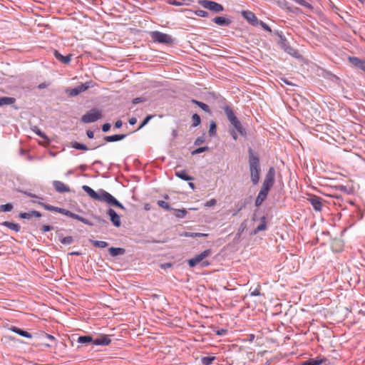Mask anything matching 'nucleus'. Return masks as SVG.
Instances as JSON below:
<instances>
[{"mask_svg":"<svg viewBox=\"0 0 365 365\" xmlns=\"http://www.w3.org/2000/svg\"><path fill=\"white\" fill-rule=\"evenodd\" d=\"M82 189L87 193V195L93 200L106 202L108 204L113 206H117L120 209L124 210V206L119 202L113 195L108 192L100 190L98 192H96L91 187L88 185H83Z\"/></svg>","mask_w":365,"mask_h":365,"instance_id":"1","label":"nucleus"},{"mask_svg":"<svg viewBox=\"0 0 365 365\" xmlns=\"http://www.w3.org/2000/svg\"><path fill=\"white\" fill-rule=\"evenodd\" d=\"M249 166L251 181L254 185H257L259 181V160L257 156L253 154L251 149H250Z\"/></svg>","mask_w":365,"mask_h":365,"instance_id":"2","label":"nucleus"},{"mask_svg":"<svg viewBox=\"0 0 365 365\" xmlns=\"http://www.w3.org/2000/svg\"><path fill=\"white\" fill-rule=\"evenodd\" d=\"M224 110H225V115H226L227 119L229 120L230 123L232 125V126L237 130V132L240 135H245L246 132H245V129L243 128L242 124L237 119V118L235 115L232 110L230 107L226 106L224 108Z\"/></svg>","mask_w":365,"mask_h":365,"instance_id":"3","label":"nucleus"},{"mask_svg":"<svg viewBox=\"0 0 365 365\" xmlns=\"http://www.w3.org/2000/svg\"><path fill=\"white\" fill-rule=\"evenodd\" d=\"M211 254V251L210 250H205L202 252L200 254L196 255L195 257L190 259L187 261V263L190 267H193L202 262V267H206L209 265V262L207 261H203V259L207 257H209Z\"/></svg>","mask_w":365,"mask_h":365,"instance_id":"4","label":"nucleus"},{"mask_svg":"<svg viewBox=\"0 0 365 365\" xmlns=\"http://www.w3.org/2000/svg\"><path fill=\"white\" fill-rule=\"evenodd\" d=\"M102 118V113L100 110L91 109L81 118V121L85 123H89L95 122Z\"/></svg>","mask_w":365,"mask_h":365,"instance_id":"5","label":"nucleus"},{"mask_svg":"<svg viewBox=\"0 0 365 365\" xmlns=\"http://www.w3.org/2000/svg\"><path fill=\"white\" fill-rule=\"evenodd\" d=\"M150 34L154 41L159 43H170L173 41L170 36L159 31H152Z\"/></svg>","mask_w":365,"mask_h":365,"instance_id":"6","label":"nucleus"},{"mask_svg":"<svg viewBox=\"0 0 365 365\" xmlns=\"http://www.w3.org/2000/svg\"><path fill=\"white\" fill-rule=\"evenodd\" d=\"M275 170L274 168H269L262 183V187L270 190L274 182Z\"/></svg>","mask_w":365,"mask_h":365,"instance_id":"7","label":"nucleus"},{"mask_svg":"<svg viewBox=\"0 0 365 365\" xmlns=\"http://www.w3.org/2000/svg\"><path fill=\"white\" fill-rule=\"evenodd\" d=\"M200 4L205 9H207L212 11L220 12L223 10V6L221 4L215 1L202 0L200 2Z\"/></svg>","mask_w":365,"mask_h":365,"instance_id":"8","label":"nucleus"},{"mask_svg":"<svg viewBox=\"0 0 365 365\" xmlns=\"http://www.w3.org/2000/svg\"><path fill=\"white\" fill-rule=\"evenodd\" d=\"M277 34L281 38V41L279 42L281 48L289 55L294 57H298V52L287 44L286 40L283 38L282 33H277Z\"/></svg>","mask_w":365,"mask_h":365,"instance_id":"9","label":"nucleus"},{"mask_svg":"<svg viewBox=\"0 0 365 365\" xmlns=\"http://www.w3.org/2000/svg\"><path fill=\"white\" fill-rule=\"evenodd\" d=\"M90 87L88 83H86L83 84H81L74 88L68 89L66 91V93L70 96H76L78 95L79 93L86 91L88 88Z\"/></svg>","mask_w":365,"mask_h":365,"instance_id":"10","label":"nucleus"},{"mask_svg":"<svg viewBox=\"0 0 365 365\" xmlns=\"http://www.w3.org/2000/svg\"><path fill=\"white\" fill-rule=\"evenodd\" d=\"M108 215L110 216V221L117 227H119L121 225L120 217L118 215L113 209H109Z\"/></svg>","mask_w":365,"mask_h":365,"instance_id":"11","label":"nucleus"},{"mask_svg":"<svg viewBox=\"0 0 365 365\" xmlns=\"http://www.w3.org/2000/svg\"><path fill=\"white\" fill-rule=\"evenodd\" d=\"M269 191V190L262 187L255 200L256 206H259L263 202V201L266 199Z\"/></svg>","mask_w":365,"mask_h":365,"instance_id":"12","label":"nucleus"},{"mask_svg":"<svg viewBox=\"0 0 365 365\" xmlns=\"http://www.w3.org/2000/svg\"><path fill=\"white\" fill-rule=\"evenodd\" d=\"M53 185L54 188L56 189V190L58 192H61V193L68 192L70 191L69 187L61 181H58V180L53 181Z\"/></svg>","mask_w":365,"mask_h":365,"instance_id":"13","label":"nucleus"},{"mask_svg":"<svg viewBox=\"0 0 365 365\" xmlns=\"http://www.w3.org/2000/svg\"><path fill=\"white\" fill-rule=\"evenodd\" d=\"M309 200L316 211H320L322 210V202L320 197L312 196L309 199Z\"/></svg>","mask_w":365,"mask_h":365,"instance_id":"14","label":"nucleus"},{"mask_svg":"<svg viewBox=\"0 0 365 365\" xmlns=\"http://www.w3.org/2000/svg\"><path fill=\"white\" fill-rule=\"evenodd\" d=\"M349 61L352 65L365 72V61H362L356 57H349Z\"/></svg>","mask_w":365,"mask_h":365,"instance_id":"15","label":"nucleus"},{"mask_svg":"<svg viewBox=\"0 0 365 365\" xmlns=\"http://www.w3.org/2000/svg\"><path fill=\"white\" fill-rule=\"evenodd\" d=\"M110 343V339L107 335L100 336L93 340L95 345H108Z\"/></svg>","mask_w":365,"mask_h":365,"instance_id":"16","label":"nucleus"},{"mask_svg":"<svg viewBox=\"0 0 365 365\" xmlns=\"http://www.w3.org/2000/svg\"><path fill=\"white\" fill-rule=\"evenodd\" d=\"M242 16L245 18V19L250 23H257V17L255 14L250 11H242L241 12Z\"/></svg>","mask_w":365,"mask_h":365,"instance_id":"17","label":"nucleus"},{"mask_svg":"<svg viewBox=\"0 0 365 365\" xmlns=\"http://www.w3.org/2000/svg\"><path fill=\"white\" fill-rule=\"evenodd\" d=\"M108 252L112 257H115L118 255H123L125 253V250L120 247H110L109 248Z\"/></svg>","mask_w":365,"mask_h":365,"instance_id":"18","label":"nucleus"},{"mask_svg":"<svg viewBox=\"0 0 365 365\" xmlns=\"http://www.w3.org/2000/svg\"><path fill=\"white\" fill-rule=\"evenodd\" d=\"M54 54L56 58L63 63H68L71 61V55L64 56L61 55L60 53H58L57 51H55Z\"/></svg>","mask_w":365,"mask_h":365,"instance_id":"19","label":"nucleus"},{"mask_svg":"<svg viewBox=\"0 0 365 365\" xmlns=\"http://www.w3.org/2000/svg\"><path fill=\"white\" fill-rule=\"evenodd\" d=\"M16 101V99L12 97H0V107L3 106L4 105H11L14 103Z\"/></svg>","mask_w":365,"mask_h":365,"instance_id":"20","label":"nucleus"},{"mask_svg":"<svg viewBox=\"0 0 365 365\" xmlns=\"http://www.w3.org/2000/svg\"><path fill=\"white\" fill-rule=\"evenodd\" d=\"M175 175L183 180H186V181H189V180H192L193 178L191 177V176H189L187 174V172L185 170H179V171H176L175 172Z\"/></svg>","mask_w":365,"mask_h":365,"instance_id":"21","label":"nucleus"},{"mask_svg":"<svg viewBox=\"0 0 365 365\" xmlns=\"http://www.w3.org/2000/svg\"><path fill=\"white\" fill-rule=\"evenodd\" d=\"M11 330L14 332L19 334L21 336H24V337H26V338H28V339H31L32 337V335L30 333H29L28 331H24V330H22V329H21L19 328L13 327L11 329Z\"/></svg>","mask_w":365,"mask_h":365,"instance_id":"22","label":"nucleus"},{"mask_svg":"<svg viewBox=\"0 0 365 365\" xmlns=\"http://www.w3.org/2000/svg\"><path fill=\"white\" fill-rule=\"evenodd\" d=\"M125 135H109L105 137V140L107 142H115L124 139L125 138Z\"/></svg>","mask_w":365,"mask_h":365,"instance_id":"23","label":"nucleus"},{"mask_svg":"<svg viewBox=\"0 0 365 365\" xmlns=\"http://www.w3.org/2000/svg\"><path fill=\"white\" fill-rule=\"evenodd\" d=\"M266 229H267V225H266L265 217H262L261 219V223L253 231V234L255 235L260 231L265 230Z\"/></svg>","mask_w":365,"mask_h":365,"instance_id":"24","label":"nucleus"},{"mask_svg":"<svg viewBox=\"0 0 365 365\" xmlns=\"http://www.w3.org/2000/svg\"><path fill=\"white\" fill-rule=\"evenodd\" d=\"M2 225L10 230H14L15 232H19L20 230V226L18 224L11 222H4Z\"/></svg>","mask_w":365,"mask_h":365,"instance_id":"25","label":"nucleus"},{"mask_svg":"<svg viewBox=\"0 0 365 365\" xmlns=\"http://www.w3.org/2000/svg\"><path fill=\"white\" fill-rule=\"evenodd\" d=\"M322 362L323 359H310L307 361H303L301 365H320Z\"/></svg>","mask_w":365,"mask_h":365,"instance_id":"26","label":"nucleus"},{"mask_svg":"<svg viewBox=\"0 0 365 365\" xmlns=\"http://www.w3.org/2000/svg\"><path fill=\"white\" fill-rule=\"evenodd\" d=\"M78 342L81 344L93 343V339L91 336H81L78 338Z\"/></svg>","mask_w":365,"mask_h":365,"instance_id":"27","label":"nucleus"},{"mask_svg":"<svg viewBox=\"0 0 365 365\" xmlns=\"http://www.w3.org/2000/svg\"><path fill=\"white\" fill-rule=\"evenodd\" d=\"M192 102L193 103L197 105L204 111H205L207 113H210V112L209 106L207 104H205V103H204L202 102L196 101V100H192Z\"/></svg>","mask_w":365,"mask_h":365,"instance_id":"28","label":"nucleus"},{"mask_svg":"<svg viewBox=\"0 0 365 365\" xmlns=\"http://www.w3.org/2000/svg\"><path fill=\"white\" fill-rule=\"evenodd\" d=\"M183 236L187 237H207V234L200 233V232H185L183 234Z\"/></svg>","mask_w":365,"mask_h":365,"instance_id":"29","label":"nucleus"},{"mask_svg":"<svg viewBox=\"0 0 365 365\" xmlns=\"http://www.w3.org/2000/svg\"><path fill=\"white\" fill-rule=\"evenodd\" d=\"M90 242L97 247L105 248L108 246V243L105 241H98V240H90Z\"/></svg>","mask_w":365,"mask_h":365,"instance_id":"30","label":"nucleus"},{"mask_svg":"<svg viewBox=\"0 0 365 365\" xmlns=\"http://www.w3.org/2000/svg\"><path fill=\"white\" fill-rule=\"evenodd\" d=\"M58 212L74 219H76L77 215L76 214L63 208L59 209Z\"/></svg>","mask_w":365,"mask_h":365,"instance_id":"31","label":"nucleus"},{"mask_svg":"<svg viewBox=\"0 0 365 365\" xmlns=\"http://www.w3.org/2000/svg\"><path fill=\"white\" fill-rule=\"evenodd\" d=\"M192 126L196 127L201 123L200 117L198 114H193L192 116Z\"/></svg>","mask_w":365,"mask_h":365,"instance_id":"32","label":"nucleus"},{"mask_svg":"<svg viewBox=\"0 0 365 365\" xmlns=\"http://www.w3.org/2000/svg\"><path fill=\"white\" fill-rule=\"evenodd\" d=\"M71 146H72V148L77 149V150H88V148H87L86 145L79 143L78 142H73L72 143Z\"/></svg>","mask_w":365,"mask_h":365,"instance_id":"33","label":"nucleus"},{"mask_svg":"<svg viewBox=\"0 0 365 365\" xmlns=\"http://www.w3.org/2000/svg\"><path fill=\"white\" fill-rule=\"evenodd\" d=\"M187 212L185 209L175 210L174 215L176 217L183 218L187 215Z\"/></svg>","mask_w":365,"mask_h":365,"instance_id":"34","label":"nucleus"},{"mask_svg":"<svg viewBox=\"0 0 365 365\" xmlns=\"http://www.w3.org/2000/svg\"><path fill=\"white\" fill-rule=\"evenodd\" d=\"M215 359L214 356H205L202 359V362L204 365H210Z\"/></svg>","mask_w":365,"mask_h":365,"instance_id":"35","label":"nucleus"},{"mask_svg":"<svg viewBox=\"0 0 365 365\" xmlns=\"http://www.w3.org/2000/svg\"><path fill=\"white\" fill-rule=\"evenodd\" d=\"M1 210L3 212H9L13 209V205L11 203L2 205L0 207Z\"/></svg>","mask_w":365,"mask_h":365,"instance_id":"36","label":"nucleus"},{"mask_svg":"<svg viewBox=\"0 0 365 365\" xmlns=\"http://www.w3.org/2000/svg\"><path fill=\"white\" fill-rule=\"evenodd\" d=\"M216 133V124L214 121H212L210 124L209 134L210 135H215Z\"/></svg>","mask_w":365,"mask_h":365,"instance_id":"37","label":"nucleus"},{"mask_svg":"<svg viewBox=\"0 0 365 365\" xmlns=\"http://www.w3.org/2000/svg\"><path fill=\"white\" fill-rule=\"evenodd\" d=\"M41 205L47 210H50V211H56V212H58V210H59V207H54V206H52V205H46V204H43V203H41Z\"/></svg>","mask_w":365,"mask_h":365,"instance_id":"38","label":"nucleus"},{"mask_svg":"<svg viewBox=\"0 0 365 365\" xmlns=\"http://www.w3.org/2000/svg\"><path fill=\"white\" fill-rule=\"evenodd\" d=\"M158 205L160 207H162V208H163V209H165V210H170V207L169 204H168L167 202H165V201H163V200H158Z\"/></svg>","mask_w":365,"mask_h":365,"instance_id":"39","label":"nucleus"},{"mask_svg":"<svg viewBox=\"0 0 365 365\" xmlns=\"http://www.w3.org/2000/svg\"><path fill=\"white\" fill-rule=\"evenodd\" d=\"M73 241L72 237H64L61 240V242L63 245H71Z\"/></svg>","mask_w":365,"mask_h":365,"instance_id":"40","label":"nucleus"},{"mask_svg":"<svg viewBox=\"0 0 365 365\" xmlns=\"http://www.w3.org/2000/svg\"><path fill=\"white\" fill-rule=\"evenodd\" d=\"M76 220H78L82 222H83L84 224L86 225H91L92 226L93 225V223L91 222L89 220H88L87 219L77 215L76 217Z\"/></svg>","mask_w":365,"mask_h":365,"instance_id":"41","label":"nucleus"},{"mask_svg":"<svg viewBox=\"0 0 365 365\" xmlns=\"http://www.w3.org/2000/svg\"><path fill=\"white\" fill-rule=\"evenodd\" d=\"M207 150H208V147H207V146L200 147V148H198L195 149V150H193L192 152V155L199 154V153H203Z\"/></svg>","mask_w":365,"mask_h":365,"instance_id":"42","label":"nucleus"},{"mask_svg":"<svg viewBox=\"0 0 365 365\" xmlns=\"http://www.w3.org/2000/svg\"><path fill=\"white\" fill-rule=\"evenodd\" d=\"M34 131L40 137L44 138L45 140H46L47 141H48V138L46 136V135L42 133L41 131V130H39L38 128H37L36 127H35V128L34 129Z\"/></svg>","mask_w":365,"mask_h":365,"instance_id":"43","label":"nucleus"},{"mask_svg":"<svg viewBox=\"0 0 365 365\" xmlns=\"http://www.w3.org/2000/svg\"><path fill=\"white\" fill-rule=\"evenodd\" d=\"M153 118V115H148L144 120L142 122L141 125H140L139 128L138 129H140L142 128L143 126H145L150 119H152Z\"/></svg>","mask_w":365,"mask_h":365,"instance_id":"44","label":"nucleus"},{"mask_svg":"<svg viewBox=\"0 0 365 365\" xmlns=\"http://www.w3.org/2000/svg\"><path fill=\"white\" fill-rule=\"evenodd\" d=\"M19 217L22 219H30L32 217V213L30 212H21L19 215Z\"/></svg>","mask_w":365,"mask_h":365,"instance_id":"45","label":"nucleus"},{"mask_svg":"<svg viewBox=\"0 0 365 365\" xmlns=\"http://www.w3.org/2000/svg\"><path fill=\"white\" fill-rule=\"evenodd\" d=\"M297 3L299 4L301 6H305V7H307V8H311L312 7L311 5L308 2L304 1V0H297Z\"/></svg>","mask_w":365,"mask_h":365,"instance_id":"46","label":"nucleus"},{"mask_svg":"<svg viewBox=\"0 0 365 365\" xmlns=\"http://www.w3.org/2000/svg\"><path fill=\"white\" fill-rule=\"evenodd\" d=\"M215 23H227L224 17H216L214 19Z\"/></svg>","mask_w":365,"mask_h":365,"instance_id":"47","label":"nucleus"},{"mask_svg":"<svg viewBox=\"0 0 365 365\" xmlns=\"http://www.w3.org/2000/svg\"><path fill=\"white\" fill-rule=\"evenodd\" d=\"M217 201L215 199H211L205 203L206 207H212L216 204Z\"/></svg>","mask_w":365,"mask_h":365,"instance_id":"48","label":"nucleus"},{"mask_svg":"<svg viewBox=\"0 0 365 365\" xmlns=\"http://www.w3.org/2000/svg\"><path fill=\"white\" fill-rule=\"evenodd\" d=\"M110 128V124L109 123H105L102 126V130L103 132H108Z\"/></svg>","mask_w":365,"mask_h":365,"instance_id":"49","label":"nucleus"},{"mask_svg":"<svg viewBox=\"0 0 365 365\" xmlns=\"http://www.w3.org/2000/svg\"><path fill=\"white\" fill-rule=\"evenodd\" d=\"M196 14L199 16H205L207 12L202 10H197L196 11Z\"/></svg>","mask_w":365,"mask_h":365,"instance_id":"50","label":"nucleus"},{"mask_svg":"<svg viewBox=\"0 0 365 365\" xmlns=\"http://www.w3.org/2000/svg\"><path fill=\"white\" fill-rule=\"evenodd\" d=\"M51 230V227L49 226V225H43L42 227H41V230L42 232H48Z\"/></svg>","mask_w":365,"mask_h":365,"instance_id":"51","label":"nucleus"},{"mask_svg":"<svg viewBox=\"0 0 365 365\" xmlns=\"http://www.w3.org/2000/svg\"><path fill=\"white\" fill-rule=\"evenodd\" d=\"M251 295L252 296H259V295H260V292H259V289H255L252 292H251Z\"/></svg>","mask_w":365,"mask_h":365,"instance_id":"52","label":"nucleus"},{"mask_svg":"<svg viewBox=\"0 0 365 365\" xmlns=\"http://www.w3.org/2000/svg\"><path fill=\"white\" fill-rule=\"evenodd\" d=\"M31 213H32V217L34 216L36 217H40L41 216V214L39 212L36 211V210L31 211Z\"/></svg>","mask_w":365,"mask_h":365,"instance_id":"53","label":"nucleus"},{"mask_svg":"<svg viewBox=\"0 0 365 365\" xmlns=\"http://www.w3.org/2000/svg\"><path fill=\"white\" fill-rule=\"evenodd\" d=\"M204 142V140L201 138H197L195 141V145H200Z\"/></svg>","mask_w":365,"mask_h":365,"instance_id":"54","label":"nucleus"},{"mask_svg":"<svg viewBox=\"0 0 365 365\" xmlns=\"http://www.w3.org/2000/svg\"><path fill=\"white\" fill-rule=\"evenodd\" d=\"M86 134H87V136L89 138H93L94 137V133L93 131L91 130H88L86 132Z\"/></svg>","mask_w":365,"mask_h":365,"instance_id":"55","label":"nucleus"},{"mask_svg":"<svg viewBox=\"0 0 365 365\" xmlns=\"http://www.w3.org/2000/svg\"><path fill=\"white\" fill-rule=\"evenodd\" d=\"M262 26L263 27V29L269 32H271V29L270 27L268 26V24H261Z\"/></svg>","mask_w":365,"mask_h":365,"instance_id":"56","label":"nucleus"},{"mask_svg":"<svg viewBox=\"0 0 365 365\" xmlns=\"http://www.w3.org/2000/svg\"><path fill=\"white\" fill-rule=\"evenodd\" d=\"M123 125V123L121 120H117L115 123V126L117 128H120Z\"/></svg>","mask_w":365,"mask_h":365,"instance_id":"57","label":"nucleus"},{"mask_svg":"<svg viewBox=\"0 0 365 365\" xmlns=\"http://www.w3.org/2000/svg\"><path fill=\"white\" fill-rule=\"evenodd\" d=\"M137 122V119L135 118H131L129 119V123L130 125H135Z\"/></svg>","mask_w":365,"mask_h":365,"instance_id":"58","label":"nucleus"},{"mask_svg":"<svg viewBox=\"0 0 365 365\" xmlns=\"http://www.w3.org/2000/svg\"><path fill=\"white\" fill-rule=\"evenodd\" d=\"M142 101H142V99H141L140 98H134V99H133V103L134 104H137V103H140V102H142Z\"/></svg>","mask_w":365,"mask_h":365,"instance_id":"59","label":"nucleus"},{"mask_svg":"<svg viewBox=\"0 0 365 365\" xmlns=\"http://www.w3.org/2000/svg\"><path fill=\"white\" fill-rule=\"evenodd\" d=\"M170 4L173 5H175V6H181L182 5V3L177 1H173L170 2Z\"/></svg>","mask_w":365,"mask_h":365,"instance_id":"60","label":"nucleus"},{"mask_svg":"<svg viewBox=\"0 0 365 365\" xmlns=\"http://www.w3.org/2000/svg\"><path fill=\"white\" fill-rule=\"evenodd\" d=\"M172 135H173V138H176L178 136V130H173Z\"/></svg>","mask_w":365,"mask_h":365,"instance_id":"61","label":"nucleus"},{"mask_svg":"<svg viewBox=\"0 0 365 365\" xmlns=\"http://www.w3.org/2000/svg\"><path fill=\"white\" fill-rule=\"evenodd\" d=\"M232 138H233L234 140H237V133L235 131L232 132Z\"/></svg>","mask_w":365,"mask_h":365,"instance_id":"62","label":"nucleus"},{"mask_svg":"<svg viewBox=\"0 0 365 365\" xmlns=\"http://www.w3.org/2000/svg\"><path fill=\"white\" fill-rule=\"evenodd\" d=\"M46 336L48 339H51V340H54L55 338L54 336H53L52 335H50V334H46Z\"/></svg>","mask_w":365,"mask_h":365,"instance_id":"63","label":"nucleus"},{"mask_svg":"<svg viewBox=\"0 0 365 365\" xmlns=\"http://www.w3.org/2000/svg\"><path fill=\"white\" fill-rule=\"evenodd\" d=\"M188 185H189V187H190V188H192V190H194V189H195V184H194L193 182H189V184H188Z\"/></svg>","mask_w":365,"mask_h":365,"instance_id":"64","label":"nucleus"}]
</instances>
